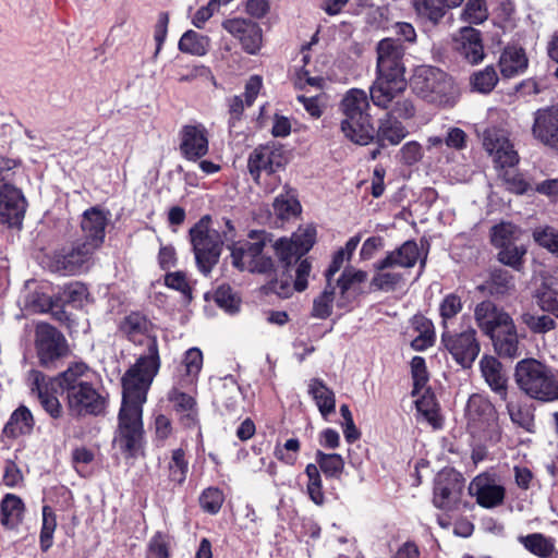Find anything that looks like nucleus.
Masks as SVG:
<instances>
[{
  "label": "nucleus",
  "mask_w": 558,
  "mask_h": 558,
  "mask_svg": "<svg viewBox=\"0 0 558 558\" xmlns=\"http://www.w3.org/2000/svg\"><path fill=\"white\" fill-rule=\"evenodd\" d=\"M150 352L149 356L141 359L122 377V404L114 442L129 458L142 454L145 445L143 405L159 371L155 347Z\"/></svg>",
  "instance_id": "obj_1"
},
{
  "label": "nucleus",
  "mask_w": 558,
  "mask_h": 558,
  "mask_svg": "<svg viewBox=\"0 0 558 558\" xmlns=\"http://www.w3.org/2000/svg\"><path fill=\"white\" fill-rule=\"evenodd\" d=\"M377 77L369 88L373 104L387 108L407 88L403 62L405 49L393 38H384L377 44Z\"/></svg>",
  "instance_id": "obj_2"
},
{
  "label": "nucleus",
  "mask_w": 558,
  "mask_h": 558,
  "mask_svg": "<svg viewBox=\"0 0 558 558\" xmlns=\"http://www.w3.org/2000/svg\"><path fill=\"white\" fill-rule=\"evenodd\" d=\"M58 387L66 395L69 412L78 417L99 416L106 413L108 393L89 380V368L75 363L58 375Z\"/></svg>",
  "instance_id": "obj_3"
},
{
  "label": "nucleus",
  "mask_w": 558,
  "mask_h": 558,
  "mask_svg": "<svg viewBox=\"0 0 558 558\" xmlns=\"http://www.w3.org/2000/svg\"><path fill=\"white\" fill-rule=\"evenodd\" d=\"M202 366V351L198 348L189 349L182 363L175 369L173 386L167 395L168 401L179 416L180 424L187 429L199 427L197 403L185 390L195 385Z\"/></svg>",
  "instance_id": "obj_4"
},
{
  "label": "nucleus",
  "mask_w": 558,
  "mask_h": 558,
  "mask_svg": "<svg viewBox=\"0 0 558 558\" xmlns=\"http://www.w3.org/2000/svg\"><path fill=\"white\" fill-rule=\"evenodd\" d=\"M210 217L204 216L190 230V239L199 270L208 275L218 263L223 243L233 242L235 232L231 220L226 219V229L220 233L210 228Z\"/></svg>",
  "instance_id": "obj_5"
},
{
  "label": "nucleus",
  "mask_w": 558,
  "mask_h": 558,
  "mask_svg": "<svg viewBox=\"0 0 558 558\" xmlns=\"http://www.w3.org/2000/svg\"><path fill=\"white\" fill-rule=\"evenodd\" d=\"M368 109V97L362 89H350L340 102L344 117L340 124L341 132L354 144L364 146L375 138V128Z\"/></svg>",
  "instance_id": "obj_6"
},
{
  "label": "nucleus",
  "mask_w": 558,
  "mask_h": 558,
  "mask_svg": "<svg viewBox=\"0 0 558 558\" xmlns=\"http://www.w3.org/2000/svg\"><path fill=\"white\" fill-rule=\"evenodd\" d=\"M315 236L316 229L314 227H300L290 239L282 238L274 245L280 263L288 271L293 263L298 264L294 269V288L296 291H303L307 288L312 266L307 259H300L312 248Z\"/></svg>",
  "instance_id": "obj_7"
},
{
  "label": "nucleus",
  "mask_w": 558,
  "mask_h": 558,
  "mask_svg": "<svg viewBox=\"0 0 558 558\" xmlns=\"http://www.w3.org/2000/svg\"><path fill=\"white\" fill-rule=\"evenodd\" d=\"M514 378L518 387L530 398L543 402L558 400V376L539 361L524 359L518 362Z\"/></svg>",
  "instance_id": "obj_8"
},
{
  "label": "nucleus",
  "mask_w": 558,
  "mask_h": 558,
  "mask_svg": "<svg viewBox=\"0 0 558 558\" xmlns=\"http://www.w3.org/2000/svg\"><path fill=\"white\" fill-rule=\"evenodd\" d=\"M415 95L425 101L444 107L456 104L457 93L452 80L440 69L420 65L414 70L410 82Z\"/></svg>",
  "instance_id": "obj_9"
},
{
  "label": "nucleus",
  "mask_w": 558,
  "mask_h": 558,
  "mask_svg": "<svg viewBox=\"0 0 558 558\" xmlns=\"http://www.w3.org/2000/svg\"><path fill=\"white\" fill-rule=\"evenodd\" d=\"M466 427L480 440L495 441L498 438V416L494 404L484 396L474 393L465 408Z\"/></svg>",
  "instance_id": "obj_10"
},
{
  "label": "nucleus",
  "mask_w": 558,
  "mask_h": 558,
  "mask_svg": "<svg viewBox=\"0 0 558 558\" xmlns=\"http://www.w3.org/2000/svg\"><path fill=\"white\" fill-rule=\"evenodd\" d=\"M250 238L254 240L234 243L228 247L231 250L232 264L241 269L252 272H267L272 268V259L264 254L266 233L252 231Z\"/></svg>",
  "instance_id": "obj_11"
},
{
  "label": "nucleus",
  "mask_w": 558,
  "mask_h": 558,
  "mask_svg": "<svg viewBox=\"0 0 558 558\" xmlns=\"http://www.w3.org/2000/svg\"><path fill=\"white\" fill-rule=\"evenodd\" d=\"M97 250L77 240L71 245H65L53 252L51 268L53 271L64 276H77L87 272L94 265V254Z\"/></svg>",
  "instance_id": "obj_12"
},
{
  "label": "nucleus",
  "mask_w": 558,
  "mask_h": 558,
  "mask_svg": "<svg viewBox=\"0 0 558 558\" xmlns=\"http://www.w3.org/2000/svg\"><path fill=\"white\" fill-rule=\"evenodd\" d=\"M35 348L40 365L45 367H49L68 353L64 336L47 323H38L36 325Z\"/></svg>",
  "instance_id": "obj_13"
},
{
  "label": "nucleus",
  "mask_w": 558,
  "mask_h": 558,
  "mask_svg": "<svg viewBox=\"0 0 558 558\" xmlns=\"http://www.w3.org/2000/svg\"><path fill=\"white\" fill-rule=\"evenodd\" d=\"M464 478L454 470H442L434 482L433 504L442 510L457 509L461 502Z\"/></svg>",
  "instance_id": "obj_14"
},
{
  "label": "nucleus",
  "mask_w": 558,
  "mask_h": 558,
  "mask_svg": "<svg viewBox=\"0 0 558 558\" xmlns=\"http://www.w3.org/2000/svg\"><path fill=\"white\" fill-rule=\"evenodd\" d=\"M441 343L462 367H470L480 353V343L473 328L453 333L444 331Z\"/></svg>",
  "instance_id": "obj_15"
},
{
  "label": "nucleus",
  "mask_w": 558,
  "mask_h": 558,
  "mask_svg": "<svg viewBox=\"0 0 558 558\" xmlns=\"http://www.w3.org/2000/svg\"><path fill=\"white\" fill-rule=\"evenodd\" d=\"M287 158L281 147L264 145L256 147L248 156L247 168L253 180L258 183L260 174H274L286 166Z\"/></svg>",
  "instance_id": "obj_16"
},
{
  "label": "nucleus",
  "mask_w": 558,
  "mask_h": 558,
  "mask_svg": "<svg viewBox=\"0 0 558 558\" xmlns=\"http://www.w3.org/2000/svg\"><path fill=\"white\" fill-rule=\"evenodd\" d=\"M120 330L134 344H147V352L141 355L134 365H136L141 359L149 356L153 347H155L158 357V365L160 366L157 339L156 337L150 336L151 323L145 315L138 312L129 314L121 322Z\"/></svg>",
  "instance_id": "obj_17"
},
{
  "label": "nucleus",
  "mask_w": 558,
  "mask_h": 558,
  "mask_svg": "<svg viewBox=\"0 0 558 558\" xmlns=\"http://www.w3.org/2000/svg\"><path fill=\"white\" fill-rule=\"evenodd\" d=\"M179 149L186 160L193 162L201 160L209 150L207 129L201 123L184 125L180 131Z\"/></svg>",
  "instance_id": "obj_18"
},
{
  "label": "nucleus",
  "mask_w": 558,
  "mask_h": 558,
  "mask_svg": "<svg viewBox=\"0 0 558 558\" xmlns=\"http://www.w3.org/2000/svg\"><path fill=\"white\" fill-rule=\"evenodd\" d=\"M26 210V199L14 185L0 180V223L20 226Z\"/></svg>",
  "instance_id": "obj_19"
},
{
  "label": "nucleus",
  "mask_w": 558,
  "mask_h": 558,
  "mask_svg": "<svg viewBox=\"0 0 558 558\" xmlns=\"http://www.w3.org/2000/svg\"><path fill=\"white\" fill-rule=\"evenodd\" d=\"M29 379L32 380L31 390L37 395L43 409L54 420L60 418L63 414L62 405L54 395L58 386V376L47 378L39 371H31Z\"/></svg>",
  "instance_id": "obj_20"
},
{
  "label": "nucleus",
  "mask_w": 558,
  "mask_h": 558,
  "mask_svg": "<svg viewBox=\"0 0 558 558\" xmlns=\"http://www.w3.org/2000/svg\"><path fill=\"white\" fill-rule=\"evenodd\" d=\"M483 145L486 151L493 157L496 166L500 168H511L519 161L518 154L504 131L496 129L485 131Z\"/></svg>",
  "instance_id": "obj_21"
},
{
  "label": "nucleus",
  "mask_w": 558,
  "mask_h": 558,
  "mask_svg": "<svg viewBox=\"0 0 558 558\" xmlns=\"http://www.w3.org/2000/svg\"><path fill=\"white\" fill-rule=\"evenodd\" d=\"M453 50L471 64H477L485 57L483 39L480 31L463 27L453 37Z\"/></svg>",
  "instance_id": "obj_22"
},
{
  "label": "nucleus",
  "mask_w": 558,
  "mask_h": 558,
  "mask_svg": "<svg viewBox=\"0 0 558 558\" xmlns=\"http://www.w3.org/2000/svg\"><path fill=\"white\" fill-rule=\"evenodd\" d=\"M532 133L543 144L558 146V105L538 109L534 113Z\"/></svg>",
  "instance_id": "obj_23"
},
{
  "label": "nucleus",
  "mask_w": 558,
  "mask_h": 558,
  "mask_svg": "<svg viewBox=\"0 0 558 558\" xmlns=\"http://www.w3.org/2000/svg\"><path fill=\"white\" fill-rule=\"evenodd\" d=\"M469 493L484 508L496 507L505 498V488L497 484L494 477L486 474H480L473 478L469 485Z\"/></svg>",
  "instance_id": "obj_24"
},
{
  "label": "nucleus",
  "mask_w": 558,
  "mask_h": 558,
  "mask_svg": "<svg viewBox=\"0 0 558 558\" xmlns=\"http://www.w3.org/2000/svg\"><path fill=\"white\" fill-rule=\"evenodd\" d=\"M474 315L477 326L489 337L512 322L509 314L492 301H483L477 304Z\"/></svg>",
  "instance_id": "obj_25"
},
{
  "label": "nucleus",
  "mask_w": 558,
  "mask_h": 558,
  "mask_svg": "<svg viewBox=\"0 0 558 558\" xmlns=\"http://www.w3.org/2000/svg\"><path fill=\"white\" fill-rule=\"evenodd\" d=\"M107 222L108 218L104 211L96 207L87 209L83 214L81 221V228L84 234L83 241L98 250L105 239Z\"/></svg>",
  "instance_id": "obj_26"
},
{
  "label": "nucleus",
  "mask_w": 558,
  "mask_h": 558,
  "mask_svg": "<svg viewBox=\"0 0 558 558\" xmlns=\"http://www.w3.org/2000/svg\"><path fill=\"white\" fill-rule=\"evenodd\" d=\"M420 256L418 246L415 241H405L400 247L389 252L385 258L375 264L377 270L390 269L393 267L412 268Z\"/></svg>",
  "instance_id": "obj_27"
},
{
  "label": "nucleus",
  "mask_w": 558,
  "mask_h": 558,
  "mask_svg": "<svg viewBox=\"0 0 558 558\" xmlns=\"http://www.w3.org/2000/svg\"><path fill=\"white\" fill-rule=\"evenodd\" d=\"M482 376L490 389L507 399V377L502 372L500 362L494 357L484 355L480 361Z\"/></svg>",
  "instance_id": "obj_28"
},
{
  "label": "nucleus",
  "mask_w": 558,
  "mask_h": 558,
  "mask_svg": "<svg viewBox=\"0 0 558 558\" xmlns=\"http://www.w3.org/2000/svg\"><path fill=\"white\" fill-rule=\"evenodd\" d=\"M25 505L14 494H5L0 502V522L9 529H16L23 521Z\"/></svg>",
  "instance_id": "obj_29"
},
{
  "label": "nucleus",
  "mask_w": 558,
  "mask_h": 558,
  "mask_svg": "<svg viewBox=\"0 0 558 558\" xmlns=\"http://www.w3.org/2000/svg\"><path fill=\"white\" fill-rule=\"evenodd\" d=\"M527 62L526 54L522 48L515 46L507 47L499 58L500 72L507 78L517 76L523 73Z\"/></svg>",
  "instance_id": "obj_30"
},
{
  "label": "nucleus",
  "mask_w": 558,
  "mask_h": 558,
  "mask_svg": "<svg viewBox=\"0 0 558 558\" xmlns=\"http://www.w3.org/2000/svg\"><path fill=\"white\" fill-rule=\"evenodd\" d=\"M496 352L506 357L519 355V340L513 322H510L500 330L490 336Z\"/></svg>",
  "instance_id": "obj_31"
},
{
  "label": "nucleus",
  "mask_w": 558,
  "mask_h": 558,
  "mask_svg": "<svg viewBox=\"0 0 558 558\" xmlns=\"http://www.w3.org/2000/svg\"><path fill=\"white\" fill-rule=\"evenodd\" d=\"M518 542L531 554L541 558H557L555 541L542 533L520 535Z\"/></svg>",
  "instance_id": "obj_32"
},
{
  "label": "nucleus",
  "mask_w": 558,
  "mask_h": 558,
  "mask_svg": "<svg viewBox=\"0 0 558 558\" xmlns=\"http://www.w3.org/2000/svg\"><path fill=\"white\" fill-rule=\"evenodd\" d=\"M308 393L313 397L322 416L327 418L336 410V398L331 389L319 378L311 379Z\"/></svg>",
  "instance_id": "obj_33"
},
{
  "label": "nucleus",
  "mask_w": 558,
  "mask_h": 558,
  "mask_svg": "<svg viewBox=\"0 0 558 558\" xmlns=\"http://www.w3.org/2000/svg\"><path fill=\"white\" fill-rule=\"evenodd\" d=\"M407 134L403 124L391 113H386V117L379 120L378 130L375 131V137L381 145L385 143L398 145Z\"/></svg>",
  "instance_id": "obj_34"
},
{
  "label": "nucleus",
  "mask_w": 558,
  "mask_h": 558,
  "mask_svg": "<svg viewBox=\"0 0 558 558\" xmlns=\"http://www.w3.org/2000/svg\"><path fill=\"white\" fill-rule=\"evenodd\" d=\"M415 397H417L415 400L417 413L433 427H440L441 417L439 415V407L432 390L429 388H424Z\"/></svg>",
  "instance_id": "obj_35"
},
{
  "label": "nucleus",
  "mask_w": 558,
  "mask_h": 558,
  "mask_svg": "<svg viewBox=\"0 0 558 558\" xmlns=\"http://www.w3.org/2000/svg\"><path fill=\"white\" fill-rule=\"evenodd\" d=\"M34 427L32 412L25 405H20L10 416L3 433L12 438L29 434Z\"/></svg>",
  "instance_id": "obj_36"
},
{
  "label": "nucleus",
  "mask_w": 558,
  "mask_h": 558,
  "mask_svg": "<svg viewBox=\"0 0 558 558\" xmlns=\"http://www.w3.org/2000/svg\"><path fill=\"white\" fill-rule=\"evenodd\" d=\"M366 272L354 268H347L337 281L340 289V298L338 299V307L344 308L351 302V294L355 284L366 280Z\"/></svg>",
  "instance_id": "obj_37"
},
{
  "label": "nucleus",
  "mask_w": 558,
  "mask_h": 558,
  "mask_svg": "<svg viewBox=\"0 0 558 558\" xmlns=\"http://www.w3.org/2000/svg\"><path fill=\"white\" fill-rule=\"evenodd\" d=\"M179 50L192 56H205L210 48V39L208 36L196 33L195 31H186L179 40Z\"/></svg>",
  "instance_id": "obj_38"
},
{
  "label": "nucleus",
  "mask_w": 558,
  "mask_h": 558,
  "mask_svg": "<svg viewBox=\"0 0 558 558\" xmlns=\"http://www.w3.org/2000/svg\"><path fill=\"white\" fill-rule=\"evenodd\" d=\"M412 326L417 336L411 341V347L415 351H424L432 347L435 340L433 323L424 316H414Z\"/></svg>",
  "instance_id": "obj_39"
},
{
  "label": "nucleus",
  "mask_w": 558,
  "mask_h": 558,
  "mask_svg": "<svg viewBox=\"0 0 558 558\" xmlns=\"http://www.w3.org/2000/svg\"><path fill=\"white\" fill-rule=\"evenodd\" d=\"M61 299L74 308H83L92 302L87 286L81 281L64 284L61 289Z\"/></svg>",
  "instance_id": "obj_40"
},
{
  "label": "nucleus",
  "mask_w": 558,
  "mask_h": 558,
  "mask_svg": "<svg viewBox=\"0 0 558 558\" xmlns=\"http://www.w3.org/2000/svg\"><path fill=\"white\" fill-rule=\"evenodd\" d=\"M315 461L326 477L339 478L344 470V460L338 453H325L317 450Z\"/></svg>",
  "instance_id": "obj_41"
},
{
  "label": "nucleus",
  "mask_w": 558,
  "mask_h": 558,
  "mask_svg": "<svg viewBox=\"0 0 558 558\" xmlns=\"http://www.w3.org/2000/svg\"><path fill=\"white\" fill-rule=\"evenodd\" d=\"M41 517L39 546L43 553H47L53 545V534L57 529V515L51 507L44 506Z\"/></svg>",
  "instance_id": "obj_42"
},
{
  "label": "nucleus",
  "mask_w": 558,
  "mask_h": 558,
  "mask_svg": "<svg viewBox=\"0 0 558 558\" xmlns=\"http://www.w3.org/2000/svg\"><path fill=\"white\" fill-rule=\"evenodd\" d=\"M507 411L513 424L526 432L533 430L534 414L529 405L522 404L519 401L509 400L507 402Z\"/></svg>",
  "instance_id": "obj_43"
},
{
  "label": "nucleus",
  "mask_w": 558,
  "mask_h": 558,
  "mask_svg": "<svg viewBox=\"0 0 558 558\" xmlns=\"http://www.w3.org/2000/svg\"><path fill=\"white\" fill-rule=\"evenodd\" d=\"M417 15L427 19L434 24L445 15L446 2L442 0H411Z\"/></svg>",
  "instance_id": "obj_44"
},
{
  "label": "nucleus",
  "mask_w": 558,
  "mask_h": 558,
  "mask_svg": "<svg viewBox=\"0 0 558 558\" xmlns=\"http://www.w3.org/2000/svg\"><path fill=\"white\" fill-rule=\"evenodd\" d=\"M189 462L185 459L183 449L178 448L171 452V459L168 463V478L175 485H181L186 478Z\"/></svg>",
  "instance_id": "obj_45"
},
{
  "label": "nucleus",
  "mask_w": 558,
  "mask_h": 558,
  "mask_svg": "<svg viewBox=\"0 0 558 558\" xmlns=\"http://www.w3.org/2000/svg\"><path fill=\"white\" fill-rule=\"evenodd\" d=\"M305 474L307 476L306 490L310 499L317 506H322L325 502V494L323 490L322 476L319 469L316 464L310 463L305 468Z\"/></svg>",
  "instance_id": "obj_46"
},
{
  "label": "nucleus",
  "mask_w": 558,
  "mask_h": 558,
  "mask_svg": "<svg viewBox=\"0 0 558 558\" xmlns=\"http://www.w3.org/2000/svg\"><path fill=\"white\" fill-rule=\"evenodd\" d=\"M403 275L389 269L378 270L372 278L371 286L377 290L390 292L401 287Z\"/></svg>",
  "instance_id": "obj_47"
},
{
  "label": "nucleus",
  "mask_w": 558,
  "mask_h": 558,
  "mask_svg": "<svg viewBox=\"0 0 558 558\" xmlns=\"http://www.w3.org/2000/svg\"><path fill=\"white\" fill-rule=\"evenodd\" d=\"M533 240L558 257V230L550 226L537 227L532 233Z\"/></svg>",
  "instance_id": "obj_48"
},
{
  "label": "nucleus",
  "mask_w": 558,
  "mask_h": 558,
  "mask_svg": "<svg viewBox=\"0 0 558 558\" xmlns=\"http://www.w3.org/2000/svg\"><path fill=\"white\" fill-rule=\"evenodd\" d=\"M498 83V75L493 65H487L484 70L474 73L471 77L473 89L482 93H490Z\"/></svg>",
  "instance_id": "obj_49"
},
{
  "label": "nucleus",
  "mask_w": 558,
  "mask_h": 558,
  "mask_svg": "<svg viewBox=\"0 0 558 558\" xmlns=\"http://www.w3.org/2000/svg\"><path fill=\"white\" fill-rule=\"evenodd\" d=\"M171 538L162 532L155 533L148 544L146 558H170Z\"/></svg>",
  "instance_id": "obj_50"
},
{
  "label": "nucleus",
  "mask_w": 558,
  "mask_h": 558,
  "mask_svg": "<svg viewBox=\"0 0 558 558\" xmlns=\"http://www.w3.org/2000/svg\"><path fill=\"white\" fill-rule=\"evenodd\" d=\"M520 230L511 222H502L497 225L492 230V243L496 247H502L513 244L512 242L518 239Z\"/></svg>",
  "instance_id": "obj_51"
},
{
  "label": "nucleus",
  "mask_w": 558,
  "mask_h": 558,
  "mask_svg": "<svg viewBox=\"0 0 558 558\" xmlns=\"http://www.w3.org/2000/svg\"><path fill=\"white\" fill-rule=\"evenodd\" d=\"M333 299L335 287H332L331 283H327L324 292L314 300L312 315L320 319H325L330 316Z\"/></svg>",
  "instance_id": "obj_52"
},
{
  "label": "nucleus",
  "mask_w": 558,
  "mask_h": 558,
  "mask_svg": "<svg viewBox=\"0 0 558 558\" xmlns=\"http://www.w3.org/2000/svg\"><path fill=\"white\" fill-rule=\"evenodd\" d=\"M223 501V493L217 487H208L199 496L201 508L209 514L218 513Z\"/></svg>",
  "instance_id": "obj_53"
},
{
  "label": "nucleus",
  "mask_w": 558,
  "mask_h": 558,
  "mask_svg": "<svg viewBox=\"0 0 558 558\" xmlns=\"http://www.w3.org/2000/svg\"><path fill=\"white\" fill-rule=\"evenodd\" d=\"M522 322L534 333H546L554 330L557 326L555 319L545 314L524 313Z\"/></svg>",
  "instance_id": "obj_54"
},
{
  "label": "nucleus",
  "mask_w": 558,
  "mask_h": 558,
  "mask_svg": "<svg viewBox=\"0 0 558 558\" xmlns=\"http://www.w3.org/2000/svg\"><path fill=\"white\" fill-rule=\"evenodd\" d=\"M300 449V440L298 438H290L286 440L283 445L277 444L274 450V454L279 461L286 463L287 465H294L298 460Z\"/></svg>",
  "instance_id": "obj_55"
},
{
  "label": "nucleus",
  "mask_w": 558,
  "mask_h": 558,
  "mask_svg": "<svg viewBox=\"0 0 558 558\" xmlns=\"http://www.w3.org/2000/svg\"><path fill=\"white\" fill-rule=\"evenodd\" d=\"M153 432H154L153 441L156 444L157 447H162L165 445L166 440L173 433V426H172L171 420L162 413L155 414L154 422H153Z\"/></svg>",
  "instance_id": "obj_56"
},
{
  "label": "nucleus",
  "mask_w": 558,
  "mask_h": 558,
  "mask_svg": "<svg viewBox=\"0 0 558 558\" xmlns=\"http://www.w3.org/2000/svg\"><path fill=\"white\" fill-rule=\"evenodd\" d=\"M499 248L498 260L515 270H520L526 253L525 247L511 244Z\"/></svg>",
  "instance_id": "obj_57"
},
{
  "label": "nucleus",
  "mask_w": 558,
  "mask_h": 558,
  "mask_svg": "<svg viewBox=\"0 0 558 558\" xmlns=\"http://www.w3.org/2000/svg\"><path fill=\"white\" fill-rule=\"evenodd\" d=\"M411 373L413 378L412 396L418 395L428 383V373L424 357L414 356L411 361Z\"/></svg>",
  "instance_id": "obj_58"
},
{
  "label": "nucleus",
  "mask_w": 558,
  "mask_h": 558,
  "mask_svg": "<svg viewBox=\"0 0 558 558\" xmlns=\"http://www.w3.org/2000/svg\"><path fill=\"white\" fill-rule=\"evenodd\" d=\"M514 289L513 276L505 269L495 270L492 274L490 293L492 294H506Z\"/></svg>",
  "instance_id": "obj_59"
},
{
  "label": "nucleus",
  "mask_w": 558,
  "mask_h": 558,
  "mask_svg": "<svg viewBox=\"0 0 558 558\" xmlns=\"http://www.w3.org/2000/svg\"><path fill=\"white\" fill-rule=\"evenodd\" d=\"M538 306L558 318V291L547 286L542 287L536 293Z\"/></svg>",
  "instance_id": "obj_60"
},
{
  "label": "nucleus",
  "mask_w": 558,
  "mask_h": 558,
  "mask_svg": "<svg viewBox=\"0 0 558 558\" xmlns=\"http://www.w3.org/2000/svg\"><path fill=\"white\" fill-rule=\"evenodd\" d=\"M274 211L280 219H288L300 211V204L294 196L279 195L274 201Z\"/></svg>",
  "instance_id": "obj_61"
},
{
  "label": "nucleus",
  "mask_w": 558,
  "mask_h": 558,
  "mask_svg": "<svg viewBox=\"0 0 558 558\" xmlns=\"http://www.w3.org/2000/svg\"><path fill=\"white\" fill-rule=\"evenodd\" d=\"M463 20L472 23L480 24L487 19V10L484 0H468V3L462 13Z\"/></svg>",
  "instance_id": "obj_62"
},
{
  "label": "nucleus",
  "mask_w": 558,
  "mask_h": 558,
  "mask_svg": "<svg viewBox=\"0 0 558 558\" xmlns=\"http://www.w3.org/2000/svg\"><path fill=\"white\" fill-rule=\"evenodd\" d=\"M216 304L229 313H234L239 308V299L232 292L229 286H220L215 292Z\"/></svg>",
  "instance_id": "obj_63"
},
{
  "label": "nucleus",
  "mask_w": 558,
  "mask_h": 558,
  "mask_svg": "<svg viewBox=\"0 0 558 558\" xmlns=\"http://www.w3.org/2000/svg\"><path fill=\"white\" fill-rule=\"evenodd\" d=\"M244 50L251 54L257 52L262 43V31L259 26L253 22L246 28V32L239 38Z\"/></svg>",
  "instance_id": "obj_64"
}]
</instances>
